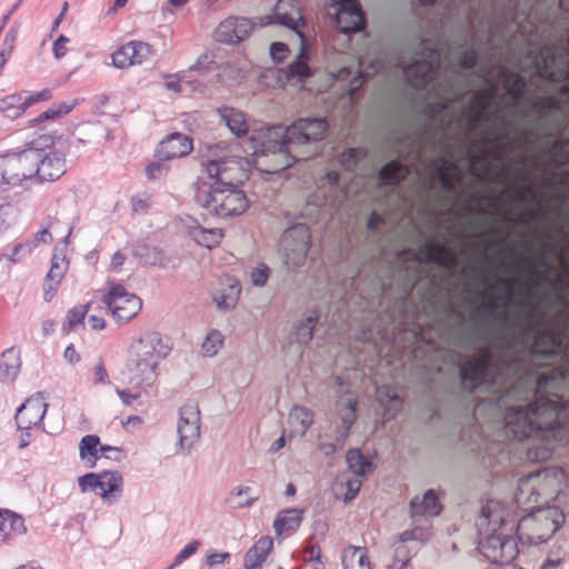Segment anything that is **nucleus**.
I'll list each match as a JSON object with an SVG mask.
<instances>
[{
  "mask_svg": "<svg viewBox=\"0 0 569 569\" xmlns=\"http://www.w3.org/2000/svg\"><path fill=\"white\" fill-rule=\"evenodd\" d=\"M527 256L519 269L530 271L502 280L503 312L493 317L496 301L480 293V308L492 317L496 335L491 345L473 347L487 337L485 325L465 332L466 348L473 349L459 370L468 392L487 393L475 407V418L493 423L499 440L523 445L530 461L549 459L559 445L569 442V301L558 320L545 327L549 295L542 290L547 278L535 257V242L526 241Z\"/></svg>",
  "mask_w": 569,
  "mask_h": 569,
  "instance_id": "1",
  "label": "nucleus"
},
{
  "mask_svg": "<svg viewBox=\"0 0 569 569\" xmlns=\"http://www.w3.org/2000/svg\"><path fill=\"white\" fill-rule=\"evenodd\" d=\"M563 478L561 469H542L519 480L516 507L488 500L476 522L478 549L483 557L498 565L511 563L519 552L513 532L520 541L532 545L550 539L561 527L565 512L557 505L538 508L535 505L556 493Z\"/></svg>",
  "mask_w": 569,
  "mask_h": 569,
  "instance_id": "2",
  "label": "nucleus"
},
{
  "mask_svg": "<svg viewBox=\"0 0 569 569\" xmlns=\"http://www.w3.org/2000/svg\"><path fill=\"white\" fill-rule=\"evenodd\" d=\"M221 121L238 138L247 137V156L258 170L273 174L296 161L317 152L316 143L325 138L328 123L322 118H302L289 127L273 126L250 129L246 114L231 107L218 109ZM243 159H248L244 157Z\"/></svg>",
  "mask_w": 569,
  "mask_h": 569,
  "instance_id": "3",
  "label": "nucleus"
},
{
  "mask_svg": "<svg viewBox=\"0 0 569 569\" xmlns=\"http://www.w3.org/2000/svg\"><path fill=\"white\" fill-rule=\"evenodd\" d=\"M439 39H422L410 43L396 66L405 81L418 93L435 96L436 100L425 108L430 121L449 123L448 110L455 101L462 100L475 84L471 74L462 72L456 66L448 67L441 78L440 66L442 48Z\"/></svg>",
  "mask_w": 569,
  "mask_h": 569,
  "instance_id": "4",
  "label": "nucleus"
},
{
  "mask_svg": "<svg viewBox=\"0 0 569 569\" xmlns=\"http://www.w3.org/2000/svg\"><path fill=\"white\" fill-rule=\"evenodd\" d=\"M221 147H209L208 159L202 163L197 181L196 201L209 214L231 218L242 214L249 201L236 183L248 178L246 167L249 159L236 156H220Z\"/></svg>",
  "mask_w": 569,
  "mask_h": 569,
  "instance_id": "5",
  "label": "nucleus"
},
{
  "mask_svg": "<svg viewBox=\"0 0 569 569\" xmlns=\"http://www.w3.org/2000/svg\"><path fill=\"white\" fill-rule=\"evenodd\" d=\"M171 349L168 339L157 331H147L133 338L126 361L130 382L136 387L151 386L158 377L160 363Z\"/></svg>",
  "mask_w": 569,
  "mask_h": 569,
  "instance_id": "6",
  "label": "nucleus"
},
{
  "mask_svg": "<svg viewBox=\"0 0 569 569\" xmlns=\"http://www.w3.org/2000/svg\"><path fill=\"white\" fill-rule=\"evenodd\" d=\"M272 22L293 30L300 39L301 48L297 60L287 68L279 70L280 81L298 86L311 76V70L307 63V47L301 32V27L305 24V21L298 3L295 0H280L274 8Z\"/></svg>",
  "mask_w": 569,
  "mask_h": 569,
  "instance_id": "7",
  "label": "nucleus"
},
{
  "mask_svg": "<svg viewBox=\"0 0 569 569\" xmlns=\"http://www.w3.org/2000/svg\"><path fill=\"white\" fill-rule=\"evenodd\" d=\"M336 171H328L317 181L316 191L309 197L302 214L310 219L331 217L347 199L350 188Z\"/></svg>",
  "mask_w": 569,
  "mask_h": 569,
  "instance_id": "8",
  "label": "nucleus"
},
{
  "mask_svg": "<svg viewBox=\"0 0 569 569\" xmlns=\"http://www.w3.org/2000/svg\"><path fill=\"white\" fill-rule=\"evenodd\" d=\"M32 153L37 158L33 169L34 180L50 182L58 180L64 174V154L56 149L53 137L41 136L32 141Z\"/></svg>",
  "mask_w": 569,
  "mask_h": 569,
  "instance_id": "9",
  "label": "nucleus"
},
{
  "mask_svg": "<svg viewBox=\"0 0 569 569\" xmlns=\"http://www.w3.org/2000/svg\"><path fill=\"white\" fill-rule=\"evenodd\" d=\"M36 156L32 153V146L19 152H10L0 156V179L1 182L17 187L24 181L34 180L33 169Z\"/></svg>",
  "mask_w": 569,
  "mask_h": 569,
  "instance_id": "10",
  "label": "nucleus"
},
{
  "mask_svg": "<svg viewBox=\"0 0 569 569\" xmlns=\"http://www.w3.org/2000/svg\"><path fill=\"white\" fill-rule=\"evenodd\" d=\"M327 16L343 33L357 32L365 23L363 13L357 0H321Z\"/></svg>",
  "mask_w": 569,
  "mask_h": 569,
  "instance_id": "11",
  "label": "nucleus"
},
{
  "mask_svg": "<svg viewBox=\"0 0 569 569\" xmlns=\"http://www.w3.org/2000/svg\"><path fill=\"white\" fill-rule=\"evenodd\" d=\"M310 244V231L303 223L287 229L280 240L284 253V262L292 268L300 267L307 259Z\"/></svg>",
  "mask_w": 569,
  "mask_h": 569,
  "instance_id": "12",
  "label": "nucleus"
},
{
  "mask_svg": "<svg viewBox=\"0 0 569 569\" xmlns=\"http://www.w3.org/2000/svg\"><path fill=\"white\" fill-rule=\"evenodd\" d=\"M103 303L117 321L126 322L137 316L141 310L142 302L134 293L119 283H112L107 295L102 298Z\"/></svg>",
  "mask_w": 569,
  "mask_h": 569,
  "instance_id": "13",
  "label": "nucleus"
},
{
  "mask_svg": "<svg viewBox=\"0 0 569 569\" xmlns=\"http://www.w3.org/2000/svg\"><path fill=\"white\" fill-rule=\"evenodd\" d=\"M382 69H385V63L380 58H376L375 60L361 58L358 61L357 68H341L338 71L336 79L341 82H348L349 100L353 101L356 93L362 87L363 81Z\"/></svg>",
  "mask_w": 569,
  "mask_h": 569,
  "instance_id": "14",
  "label": "nucleus"
},
{
  "mask_svg": "<svg viewBox=\"0 0 569 569\" xmlns=\"http://www.w3.org/2000/svg\"><path fill=\"white\" fill-rule=\"evenodd\" d=\"M177 433L179 450L190 451L200 438V410L197 405L187 403L180 409Z\"/></svg>",
  "mask_w": 569,
  "mask_h": 569,
  "instance_id": "15",
  "label": "nucleus"
},
{
  "mask_svg": "<svg viewBox=\"0 0 569 569\" xmlns=\"http://www.w3.org/2000/svg\"><path fill=\"white\" fill-rule=\"evenodd\" d=\"M413 258L419 263H436L447 270H452L458 264V258L450 248L429 240L420 243L419 249L413 253Z\"/></svg>",
  "mask_w": 569,
  "mask_h": 569,
  "instance_id": "16",
  "label": "nucleus"
},
{
  "mask_svg": "<svg viewBox=\"0 0 569 569\" xmlns=\"http://www.w3.org/2000/svg\"><path fill=\"white\" fill-rule=\"evenodd\" d=\"M207 60L208 57L204 54L200 57L188 71L168 77L164 83L166 88L177 93H203L207 87L202 81L197 79L193 73L200 71L207 63Z\"/></svg>",
  "mask_w": 569,
  "mask_h": 569,
  "instance_id": "17",
  "label": "nucleus"
},
{
  "mask_svg": "<svg viewBox=\"0 0 569 569\" xmlns=\"http://www.w3.org/2000/svg\"><path fill=\"white\" fill-rule=\"evenodd\" d=\"M48 403L43 393L37 392L28 398L16 413V422L19 429L30 430L37 426L47 412Z\"/></svg>",
  "mask_w": 569,
  "mask_h": 569,
  "instance_id": "18",
  "label": "nucleus"
},
{
  "mask_svg": "<svg viewBox=\"0 0 569 569\" xmlns=\"http://www.w3.org/2000/svg\"><path fill=\"white\" fill-rule=\"evenodd\" d=\"M252 28L253 24L248 18L229 17L218 26L214 38L218 42L234 44L249 37Z\"/></svg>",
  "mask_w": 569,
  "mask_h": 569,
  "instance_id": "19",
  "label": "nucleus"
},
{
  "mask_svg": "<svg viewBox=\"0 0 569 569\" xmlns=\"http://www.w3.org/2000/svg\"><path fill=\"white\" fill-rule=\"evenodd\" d=\"M357 396L351 391H346L337 396V412L341 419L342 427L338 430L336 441L341 448L349 436V431L357 420Z\"/></svg>",
  "mask_w": 569,
  "mask_h": 569,
  "instance_id": "20",
  "label": "nucleus"
},
{
  "mask_svg": "<svg viewBox=\"0 0 569 569\" xmlns=\"http://www.w3.org/2000/svg\"><path fill=\"white\" fill-rule=\"evenodd\" d=\"M429 166L433 177L441 183L445 190L453 191L456 189L461 171L452 160L440 154L433 157Z\"/></svg>",
  "mask_w": 569,
  "mask_h": 569,
  "instance_id": "21",
  "label": "nucleus"
},
{
  "mask_svg": "<svg viewBox=\"0 0 569 569\" xmlns=\"http://www.w3.org/2000/svg\"><path fill=\"white\" fill-rule=\"evenodd\" d=\"M192 148V140L189 136L174 132L159 143L157 156L159 160L181 158L189 154Z\"/></svg>",
  "mask_w": 569,
  "mask_h": 569,
  "instance_id": "22",
  "label": "nucleus"
},
{
  "mask_svg": "<svg viewBox=\"0 0 569 569\" xmlns=\"http://www.w3.org/2000/svg\"><path fill=\"white\" fill-rule=\"evenodd\" d=\"M240 291L239 283L234 279L226 277L220 279L213 289L212 299L219 309H233L239 300Z\"/></svg>",
  "mask_w": 569,
  "mask_h": 569,
  "instance_id": "23",
  "label": "nucleus"
},
{
  "mask_svg": "<svg viewBox=\"0 0 569 569\" xmlns=\"http://www.w3.org/2000/svg\"><path fill=\"white\" fill-rule=\"evenodd\" d=\"M68 261L62 252L56 248L51 259V267L44 282V299L49 301L57 290L58 284L62 280L68 270Z\"/></svg>",
  "mask_w": 569,
  "mask_h": 569,
  "instance_id": "24",
  "label": "nucleus"
},
{
  "mask_svg": "<svg viewBox=\"0 0 569 569\" xmlns=\"http://www.w3.org/2000/svg\"><path fill=\"white\" fill-rule=\"evenodd\" d=\"M441 506L438 503V498L433 490H428L421 498L416 497L410 502L411 518L417 517L430 519L440 513Z\"/></svg>",
  "mask_w": 569,
  "mask_h": 569,
  "instance_id": "25",
  "label": "nucleus"
},
{
  "mask_svg": "<svg viewBox=\"0 0 569 569\" xmlns=\"http://www.w3.org/2000/svg\"><path fill=\"white\" fill-rule=\"evenodd\" d=\"M123 487V479L118 471H103L99 472V491L100 497L112 502L121 495Z\"/></svg>",
  "mask_w": 569,
  "mask_h": 569,
  "instance_id": "26",
  "label": "nucleus"
},
{
  "mask_svg": "<svg viewBox=\"0 0 569 569\" xmlns=\"http://www.w3.org/2000/svg\"><path fill=\"white\" fill-rule=\"evenodd\" d=\"M410 174V168L392 160L385 164L379 171V180L387 186L397 187Z\"/></svg>",
  "mask_w": 569,
  "mask_h": 569,
  "instance_id": "27",
  "label": "nucleus"
},
{
  "mask_svg": "<svg viewBox=\"0 0 569 569\" xmlns=\"http://www.w3.org/2000/svg\"><path fill=\"white\" fill-rule=\"evenodd\" d=\"M21 360L19 355L9 349L0 357V381L2 383H11L19 375Z\"/></svg>",
  "mask_w": 569,
  "mask_h": 569,
  "instance_id": "28",
  "label": "nucleus"
},
{
  "mask_svg": "<svg viewBox=\"0 0 569 569\" xmlns=\"http://www.w3.org/2000/svg\"><path fill=\"white\" fill-rule=\"evenodd\" d=\"M319 316L316 311L308 313L302 320H300L293 328L292 341L300 346L308 345L313 337V329L318 323Z\"/></svg>",
  "mask_w": 569,
  "mask_h": 569,
  "instance_id": "29",
  "label": "nucleus"
},
{
  "mask_svg": "<svg viewBox=\"0 0 569 569\" xmlns=\"http://www.w3.org/2000/svg\"><path fill=\"white\" fill-rule=\"evenodd\" d=\"M273 549V540L270 537H261L244 555V562L254 567H262L267 557Z\"/></svg>",
  "mask_w": 569,
  "mask_h": 569,
  "instance_id": "30",
  "label": "nucleus"
},
{
  "mask_svg": "<svg viewBox=\"0 0 569 569\" xmlns=\"http://www.w3.org/2000/svg\"><path fill=\"white\" fill-rule=\"evenodd\" d=\"M313 421L312 412L303 407L296 406L290 410L288 423L291 433L303 436Z\"/></svg>",
  "mask_w": 569,
  "mask_h": 569,
  "instance_id": "31",
  "label": "nucleus"
},
{
  "mask_svg": "<svg viewBox=\"0 0 569 569\" xmlns=\"http://www.w3.org/2000/svg\"><path fill=\"white\" fill-rule=\"evenodd\" d=\"M411 528L403 531L399 540L400 542H408V541H420L425 542L429 539L431 532V523L429 519L417 517L416 519H412Z\"/></svg>",
  "mask_w": 569,
  "mask_h": 569,
  "instance_id": "32",
  "label": "nucleus"
},
{
  "mask_svg": "<svg viewBox=\"0 0 569 569\" xmlns=\"http://www.w3.org/2000/svg\"><path fill=\"white\" fill-rule=\"evenodd\" d=\"M26 530L21 516L8 510L0 511V539H6L12 535H22Z\"/></svg>",
  "mask_w": 569,
  "mask_h": 569,
  "instance_id": "33",
  "label": "nucleus"
},
{
  "mask_svg": "<svg viewBox=\"0 0 569 569\" xmlns=\"http://www.w3.org/2000/svg\"><path fill=\"white\" fill-rule=\"evenodd\" d=\"M301 522V516L300 513L295 510H284L281 511L278 517L276 518L273 522V527L276 530V533L279 537L288 536L295 530H297Z\"/></svg>",
  "mask_w": 569,
  "mask_h": 569,
  "instance_id": "34",
  "label": "nucleus"
},
{
  "mask_svg": "<svg viewBox=\"0 0 569 569\" xmlns=\"http://www.w3.org/2000/svg\"><path fill=\"white\" fill-rule=\"evenodd\" d=\"M345 569H371L366 549L361 547H348L342 555Z\"/></svg>",
  "mask_w": 569,
  "mask_h": 569,
  "instance_id": "35",
  "label": "nucleus"
},
{
  "mask_svg": "<svg viewBox=\"0 0 569 569\" xmlns=\"http://www.w3.org/2000/svg\"><path fill=\"white\" fill-rule=\"evenodd\" d=\"M421 142L420 137L416 133L408 134L405 137L397 149L398 157L401 159H412L415 162H419L421 159Z\"/></svg>",
  "mask_w": 569,
  "mask_h": 569,
  "instance_id": "36",
  "label": "nucleus"
},
{
  "mask_svg": "<svg viewBox=\"0 0 569 569\" xmlns=\"http://www.w3.org/2000/svg\"><path fill=\"white\" fill-rule=\"evenodd\" d=\"M520 179L522 182L527 183V186L519 187L515 182L510 188L505 190V194L517 203H526L529 197L537 198L530 176L521 170Z\"/></svg>",
  "mask_w": 569,
  "mask_h": 569,
  "instance_id": "37",
  "label": "nucleus"
},
{
  "mask_svg": "<svg viewBox=\"0 0 569 569\" xmlns=\"http://www.w3.org/2000/svg\"><path fill=\"white\" fill-rule=\"evenodd\" d=\"M100 439L96 435L84 436L79 443V456L89 467H94L99 457Z\"/></svg>",
  "mask_w": 569,
  "mask_h": 569,
  "instance_id": "38",
  "label": "nucleus"
},
{
  "mask_svg": "<svg viewBox=\"0 0 569 569\" xmlns=\"http://www.w3.org/2000/svg\"><path fill=\"white\" fill-rule=\"evenodd\" d=\"M24 93H13L0 99V112L8 118H17L27 110Z\"/></svg>",
  "mask_w": 569,
  "mask_h": 569,
  "instance_id": "39",
  "label": "nucleus"
},
{
  "mask_svg": "<svg viewBox=\"0 0 569 569\" xmlns=\"http://www.w3.org/2000/svg\"><path fill=\"white\" fill-rule=\"evenodd\" d=\"M346 460L353 476L362 477L372 470V463L362 456L359 449H350Z\"/></svg>",
  "mask_w": 569,
  "mask_h": 569,
  "instance_id": "40",
  "label": "nucleus"
},
{
  "mask_svg": "<svg viewBox=\"0 0 569 569\" xmlns=\"http://www.w3.org/2000/svg\"><path fill=\"white\" fill-rule=\"evenodd\" d=\"M506 139L507 134L499 130L487 127L483 131V140L496 148L495 158L499 161L505 159V150L508 144Z\"/></svg>",
  "mask_w": 569,
  "mask_h": 569,
  "instance_id": "41",
  "label": "nucleus"
},
{
  "mask_svg": "<svg viewBox=\"0 0 569 569\" xmlns=\"http://www.w3.org/2000/svg\"><path fill=\"white\" fill-rule=\"evenodd\" d=\"M132 41H130L113 52L112 63L116 68L123 69L134 64V51L132 50Z\"/></svg>",
  "mask_w": 569,
  "mask_h": 569,
  "instance_id": "42",
  "label": "nucleus"
},
{
  "mask_svg": "<svg viewBox=\"0 0 569 569\" xmlns=\"http://www.w3.org/2000/svg\"><path fill=\"white\" fill-rule=\"evenodd\" d=\"M360 486H361V481L359 479V477L357 476H353V478H346L345 476H341L338 481L336 482V491H337V495H339V490H342V489H347V491L345 492V501H350L352 500L359 489H360Z\"/></svg>",
  "mask_w": 569,
  "mask_h": 569,
  "instance_id": "43",
  "label": "nucleus"
},
{
  "mask_svg": "<svg viewBox=\"0 0 569 569\" xmlns=\"http://www.w3.org/2000/svg\"><path fill=\"white\" fill-rule=\"evenodd\" d=\"M222 333L218 330H211L202 343V351L206 356L213 357L218 353L219 349L222 347Z\"/></svg>",
  "mask_w": 569,
  "mask_h": 569,
  "instance_id": "44",
  "label": "nucleus"
},
{
  "mask_svg": "<svg viewBox=\"0 0 569 569\" xmlns=\"http://www.w3.org/2000/svg\"><path fill=\"white\" fill-rule=\"evenodd\" d=\"M366 152L359 148H351L341 154V164L348 171L352 172L358 167L359 162L365 158Z\"/></svg>",
  "mask_w": 569,
  "mask_h": 569,
  "instance_id": "45",
  "label": "nucleus"
},
{
  "mask_svg": "<svg viewBox=\"0 0 569 569\" xmlns=\"http://www.w3.org/2000/svg\"><path fill=\"white\" fill-rule=\"evenodd\" d=\"M410 561V552L408 548L400 542L395 547L392 562L388 566V569H408Z\"/></svg>",
  "mask_w": 569,
  "mask_h": 569,
  "instance_id": "46",
  "label": "nucleus"
},
{
  "mask_svg": "<svg viewBox=\"0 0 569 569\" xmlns=\"http://www.w3.org/2000/svg\"><path fill=\"white\" fill-rule=\"evenodd\" d=\"M90 305H80L71 309L68 313V319L63 323V331H71L77 325L81 323L89 310Z\"/></svg>",
  "mask_w": 569,
  "mask_h": 569,
  "instance_id": "47",
  "label": "nucleus"
},
{
  "mask_svg": "<svg viewBox=\"0 0 569 569\" xmlns=\"http://www.w3.org/2000/svg\"><path fill=\"white\" fill-rule=\"evenodd\" d=\"M221 238L222 233L219 230L199 229V232L196 233V240L198 241V243L207 248H211L218 244Z\"/></svg>",
  "mask_w": 569,
  "mask_h": 569,
  "instance_id": "48",
  "label": "nucleus"
},
{
  "mask_svg": "<svg viewBox=\"0 0 569 569\" xmlns=\"http://www.w3.org/2000/svg\"><path fill=\"white\" fill-rule=\"evenodd\" d=\"M74 106H76L74 102H72V103L61 102L59 104H54L51 108H49L48 110H46L44 112H42L39 117V120L54 119V118L61 117L63 114H67L74 108Z\"/></svg>",
  "mask_w": 569,
  "mask_h": 569,
  "instance_id": "49",
  "label": "nucleus"
},
{
  "mask_svg": "<svg viewBox=\"0 0 569 569\" xmlns=\"http://www.w3.org/2000/svg\"><path fill=\"white\" fill-rule=\"evenodd\" d=\"M132 50L134 64H141L144 60L153 54V50L149 43L141 41H132Z\"/></svg>",
  "mask_w": 569,
  "mask_h": 569,
  "instance_id": "50",
  "label": "nucleus"
},
{
  "mask_svg": "<svg viewBox=\"0 0 569 569\" xmlns=\"http://www.w3.org/2000/svg\"><path fill=\"white\" fill-rule=\"evenodd\" d=\"M479 54L478 47H470L465 49L459 58V64L463 70H471L477 64V59Z\"/></svg>",
  "mask_w": 569,
  "mask_h": 569,
  "instance_id": "51",
  "label": "nucleus"
},
{
  "mask_svg": "<svg viewBox=\"0 0 569 569\" xmlns=\"http://www.w3.org/2000/svg\"><path fill=\"white\" fill-rule=\"evenodd\" d=\"M200 547L199 540H192L189 542L174 558L173 562L167 567L166 569H173L177 566H180L183 561L189 559L192 555L197 552Z\"/></svg>",
  "mask_w": 569,
  "mask_h": 569,
  "instance_id": "52",
  "label": "nucleus"
},
{
  "mask_svg": "<svg viewBox=\"0 0 569 569\" xmlns=\"http://www.w3.org/2000/svg\"><path fill=\"white\" fill-rule=\"evenodd\" d=\"M230 559L231 555L229 552L211 551L206 557V566L209 569H219L220 567L228 563Z\"/></svg>",
  "mask_w": 569,
  "mask_h": 569,
  "instance_id": "53",
  "label": "nucleus"
},
{
  "mask_svg": "<svg viewBox=\"0 0 569 569\" xmlns=\"http://www.w3.org/2000/svg\"><path fill=\"white\" fill-rule=\"evenodd\" d=\"M270 269L268 266L261 263L253 268L250 272V279L253 286L263 287L266 286L269 278Z\"/></svg>",
  "mask_w": 569,
  "mask_h": 569,
  "instance_id": "54",
  "label": "nucleus"
},
{
  "mask_svg": "<svg viewBox=\"0 0 569 569\" xmlns=\"http://www.w3.org/2000/svg\"><path fill=\"white\" fill-rule=\"evenodd\" d=\"M78 483L82 492L99 491V473H87L78 478Z\"/></svg>",
  "mask_w": 569,
  "mask_h": 569,
  "instance_id": "55",
  "label": "nucleus"
},
{
  "mask_svg": "<svg viewBox=\"0 0 569 569\" xmlns=\"http://www.w3.org/2000/svg\"><path fill=\"white\" fill-rule=\"evenodd\" d=\"M250 487H238L236 492L232 495V500L238 507L250 506L253 498L250 497Z\"/></svg>",
  "mask_w": 569,
  "mask_h": 569,
  "instance_id": "56",
  "label": "nucleus"
},
{
  "mask_svg": "<svg viewBox=\"0 0 569 569\" xmlns=\"http://www.w3.org/2000/svg\"><path fill=\"white\" fill-rule=\"evenodd\" d=\"M377 399L381 405L399 402V397L396 391L389 386L377 388Z\"/></svg>",
  "mask_w": 569,
  "mask_h": 569,
  "instance_id": "57",
  "label": "nucleus"
},
{
  "mask_svg": "<svg viewBox=\"0 0 569 569\" xmlns=\"http://www.w3.org/2000/svg\"><path fill=\"white\" fill-rule=\"evenodd\" d=\"M144 262L151 266H162L167 264L166 257L161 250L158 248L147 249L146 254L143 256Z\"/></svg>",
  "mask_w": 569,
  "mask_h": 569,
  "instance_id": "58",
  "label": "nucleus"
},
{
  "mask_svg": "<svg viewBox=\"0 0 569 569\" xmlns=\"http://www.w3.org/2000/svg\"><path fill=\"white\" fill-rule=\"evenodd\" d=\"M162 161L152 162L147 167L146 172L149 179H160L168 173L169 168Z\"/></svg>",
  "mask_w": 569,
  "mask_h": 569,
  "instance_id": "59",
  "label": "nucleus"
},
{
  "mask_svg": "<svg viewBox=\"0 0 569 569\" xmlns=\"http://www.w3.org/2000/svg\"><path fill=\"white\" fill-rule=\"evenodd\" d=\"M51 241H52V236L49 232V230L46 228V229L38 231L34 234L33 239L26 243V247L28 249V252H31L40 243H50Z\"/></svg>",
  "mask_w": 569,
  "mask_h": 569,
  "instance_id": "60",
  "label": "nucleus"
},
{
  "mask_svg": "<svg viewBox=\"0 0 569 569\" xmlns=\"http://www.w3.org/2000/svg\"><path fill=\"white\" fill-rule=\"evenodd\" d=\"M23 93H24V98L27 100L28 108L39 101H46L51 98V91L49 89H43L36 93L23 91Z\"/></svg>",
  "mask_w": 569,
  "mask_h": 569,
  "instance_id": "61",
  "label": "nucleus"
},
{
  "mask_svg": "<svg viewBox=\"0 0 569 569\" xmlns=\"http://www.w3.org/2000/svg\"><path fill=\"white\" fill-rule=\"evenodd\" d=\"M70 39L66 36H60L53 43V56L56 59H61L68 52V43Z\"/></svg>",
  "mask_w": 569,
  "mask_h": 569,
  "instance_id": "62",
  "label": "nucleus"
},
{
  "mask_svg": "<svg viewBox=\"0 0 569 569\" xmlns=\"http://www.w3.org/2000/svg\"><path fill=\"white\" fill-rule=\"evenodd\" d=\"M565 557V551L561 548H558L557 550H551L546 563L541 569H546L547 567H556L558 566Z\"/></svg>",
  "mask_w": 569,
  "mask_h": 569,
  "instance_id": "63",
  "label": "nucleus"
},
{
  "mask_svg": "<svg viewBox=\"0 0 569 569\" xmlns=\"http://www.w3.org/2000/svg\"><path fill=\"white\" fill-rule=\"evenodd\" d=\"M288 51V48L282 42H273L270 46V56L274 61H281L286 53Z\"/></svg>",
  "mask_w": 569,
  "mask_h": 569,
  "instance_id": "64",
  "label": "nucleus"
}]
</instances>
